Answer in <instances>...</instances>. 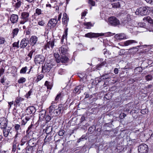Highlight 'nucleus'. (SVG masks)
<instances>
[{
  "label": "nucleus",
  "instance_id": "obj_64",
  "mask_svg": "<svg viewBox=\"0 0 153 153\" xmlns=\"http://www.w3.org/2000/svg\"><path fill=\"white\" fill-rule=\"evenodd\" d=\"M43 75L42 74H41L37 76V79L39 81L40 80L43 78Z\"/></svg>",
  "mask_w": 153,
  "mask_h": 153
},
{
  "label": "nucleus",
  "instance_id": "obj_51",
  "mask_svg": "<svg viewBox=\"0 0 153 153\" xmlns=\"http://www.w3.org/2000/svg\"><path fill=\"white\" fill-rule=\"evenodd\" d=\"M51 117L49 116L48 115H46L45 117V120L46 123H47L51 120Z\"/></svg>",
  "mask_w": 153,
  "mask_h": 153
},
{
  "label": "nucleus",
  "instance_id": "obj_43",
  "mask_svg": "<svg viewBox=\"0 0 153 153\" xmlns=\"http://www.w3.org/2000/svg\"><path fill=\"white\" fill-rule=\"evenodd\" d=\"M26 81L25 78L22 77L18 80V82L19 83H22Z\"/></svg>",
  "mask_w": 153,
  "mask_h": 153
},
{
  "label": "nucleus",
  "instance_id": "obj_23",
  "mask_svg": "<svg viewBox=\"0 0 153 153\" xmlns=\"http://www.w3.org/2000/svg\"><path fill=\"white\" fill-rule=\"evenodd\" d=\"M46 111L45 110H42L39 114V118L40 120H42L44 119L45 116V114Z\"/></svg>",
  "mask_w": 153,
  "mask_h": 153
},
{
  "label": "nucleus",
  "instance_id": "obj_46",
  "mask_svg": "<svg viewBox=\"0 0 153 153\" xmlns=\"http://www.w3.org/2000/svg\"><path fill=\"white\" fill-rule=\"evenodd\" d=\"M108 74H103L101 76V78L102 77H103L102 79L104 80H106L107 79H108L109 78V76H108Z\"/></svg>",
  "mask_w": 153,
  "mask_h": 153
},
{
  "label": "nucleus",
  "instance_id": "obj_12",
  "mask_svg": "<svg viewBox=\"0 0 153 153\" xmlns=\"http://www.w3.org/2000/svg\"><path fill=\"white\" fill-rule=\"evenodd\" d=\"M11 127H8L7 128H3V133L4 136L6 137L9 135L10 136V135H12V132L10 131Z\"/></svg>",
  "mask_w": 153,
  "mask_h": 153
},
{
  "label": "nucleus",
  "instance_id": "obj_62",
  "mask_svg": "<svg viewBox=\"0 0 153 153\" xmlns=\"http://www.w3.org/2000/svg\"><path fill=\"white\" fill-rule=\"evenodd\" d=\"M13 47H19V42H15L13 44Z\"/></svg>",
  "mask_w": 153,
  "mask_h": 153
},
{
  "label": "nucleus",
  "instance_id": "obj_59",
  "mask_svg": "<svg viewBox=\"0 0 153 153\" xmlns=\"http://www.w3.org/2000/svg\"><path fill=\"white\" fill-rule=\"evenodd\" d=\"M32 91L31 90L29 91L28 92V93H27L26 94V95H25V97H26L27 98H28L29 97V96H30V95Z\"/></svg>",
  "mask_w": 153,
  "mask_h": 153
},
{
  "label": "nucleus",
  "instance_id": "obj_45",
  "mask_svg": "<svg viewBox=\"0 0 153 153\" xmlns=\"http://www.w3.org/2000/svg\"><path fill=\"white\" fill-rule=\"evenodd\" d=\"M27 69V67L22 68L20 70V72L21 74H25L26 73Z\"/></svg>",
  "mask_w": 153,
  "mask_h": 153
},
{
  "label": "nucleus",
  "instance_id": "obj_27",
  "mask_svg": "<svg viewBox=\"0 0 153 153\" xmlns=\"http://www.w3.org/2000/svg\"><path fill=\"white\" fill-rule=\"evenodd\" d=\"M143 20L145 21H147L150 23L152 24L153 23V20L149 16L144 17L143 19Z\"/></svg>",
  "mask_w": 153,
  "mask_h": 153
},
{
  "label": "nucleus",
  "instance_id": "obj_31",
  "mask_svg": "<svg viewBox=\"0 0 153 153\" xmlns=\"http://www.w3.org/2000/svg\"><path fill=\"white\" fill-rule=\"evenodd\" d=\"M52 129V127L50 126L47 127L45 130L46 134H49L51 132Z\"/></svg>",
  "mask_w": 153,
  "mask_h": 153
},
{
  "label": "nucleus",
  "instance_id": "obj_42",
  "mask_svg": "<svg viewBox=\"0 0 153 153\" xmlns=\"http://www.w3.org/2000/svg\"><path fill=\"white\" fill-rule=\"evenodd\" d=\"M14 128L16 131L18 132V130H20L21 131V128H20V125L19 124H16L14 125Z\"/></svg>",
  "mask_w": 153,
  "mask_h": 153
},
{
  "label": "nucleus",
  "instance_id": "obj_19",
  "mask_svg": "<svg viewBox=\"0 0 153 153\" xmlns=\"http://www.w3.org/2000/svg\"><path fill=\"white\" fill-rule=\"evenodd\" d=\"M137 42L135 40H130L124 42V45L125 46H127L129 45L137 43Z\"/></svg>",
  "mask_w": 153,
  "mask_h": 153
},
{
  "label": "nucleus",
  "instance_id": "obj_5",
  "mask_svg": "<svg viewBox=\"0 0 153 153\" xmlns=\"http://www.w3.org/2000/svg\"><path fill=\"white\" fill-rule=\"evenodd\" d=\"M36 111V109L35 107L33 106L28 107L25 110V115L27 116H30V118H31Z\"/></svg>",
  "mask_w": 153,
  "mask_h": 153
},
{
  "label": "nucleus",
  "instance_id": "obj_26",
  "mask_svg": "<svg viewBox=\"0 0 153 153\" xmlns=\"http://www.w3.org/2000/svg\"><path fill=\"white\" fill-rule=\"evenodd\" d=\"M60 59V62L62 63H66L68 62L69 59L67 56L64 55L62 56Z\"/></svg>",
  "mask_w": 153,
  "mask_h": 153
},
{
  "label": "nucleus",
  "instance_id": "obj_33",
  "mask_svg": "<svg viewBox=\"0 0 153 153\" xmlns=\"http://www.w3.org/2000/svg\"><path fill=\"white\" fill-rule=\"evenodd\" d=\"M42 11L41 9L37 8L36 10L35 13V14L36 16H39L42 14Z\"/></svg>",
  "mask_w": 153,
  "mask_h": 153
},
{
  "label": "nucleus",
  "instance_id": "obj_48",
  "mask_svg": "<svg viewBox=\"0 0 153 153\" xmlns=\"http://www.w3.org/2000/svg\"><path fill=\"white\" fill-rule=\"evenodd\" d=\"M65 132V131L64 130L60 129L59 131L58 134L60 136H62L64 134Z\"/></svg>",
  "mask_w": 153,
  "mask_h": 153
},
{
  "label": "nucleus",
  "instance_id": "obj_44",
  "mask_svg": "<svg viewBox=\"0 0 153 153\" xmlns=\"http://www.w3.org/2000/svg\"><path fill=\"white\" fill-rule=\"evenodd\" d=\"M152 76L150 74H148L145 76L146 79L147 81H150L152 79Z\"/></svg>",
  "mask_w": 153,
  "mask_h": 153
},
{
  "label": "nucleus",
  "instance_id": "obj_28",
  "mask_svg": "<svg viewBox=\"0 0 153 153\" xmlns=\"http://www.w3.org/2000/svg\"><path fill=\"white\" fill-rule=\"evenodd\" d=\"M96 129V127L94 126H92L90 127L88 130V133L91 134H92L95 131Z\"/></svg>",
  "mask_w": 153,
  "mask_h": 153
},
{
  "label": "nucleus",
  "instance_id": "obj_39",
  "mask_svg": "<svg viewBox=\"0 0 153 153\" xmlns=\"http://www.w3.org/2000/svg\"><path fill=\"white\" fill-rule=\"evenodd\" d=\"M23 98H22L20 97H18L16 99L15 103H16V104L19 105L20 102L23 101Z\"/></svg>",
  "mask_w": 153,
  "mask_h": 153
},
{
  "label": "nucleus",
  "instance_id": "obj_17",
  "mask_svg": "<svg viewBox=\"0 0 153 153\" xmlns=\"http://www.w3.org/2000/svg\"><path fill=\"white\" fill-rule=\"evenodd\" d=\"M38 38L35 36H32L30 38L29 42L31 45L33 46L34 45H36V42L37 41Z\"/></svg>",
  "mask_w": 153,
  "mask_h": 153
},
{
  "label": "nucleus",
  "instance_id": "obj_50",
  "mask_svg": "<svg viewBox=\"0 0 153 153\" xmlns=\"http://www.w3.org/2000/svg\"><path fill=\"white\" fill-rule=\"evenodd\" d=\"M27 147V145L21 146H18L17 149L19 150L21 149L22 150V151H23Z\"/></svg>",
  "mask_w": 153,
  "mask_h": 153
},
{
  "label": "nucleus",
  "instance_id": "obj_53",
  "mask_svg": "<svg viewBox=\"0 0 153 153\" xmlns=\"http://www.w3.org/2000/svg\"><path fill=\"white\" fill-rule=\"evenodd\" d=\"M38 24L41 26H44L45 24V22L44 20H42L38 22Z\"/></svg>",
  "mask_w": 153,
  "mask_h": 153
},
{
  "label": "nucleus",
  "instance_id": "obj_52",
  "mask_svg": "<svg viewBox=\"0 0 153 153\" xmlns=\"http://www.w3.org/2000/svg\"><path fill=\"white\" fill-rule=\"evenodd\" d=\"M50 82L46 81L45 83V85L47 86L48 89H51V86L50 85Z\"/></svg>",
  "mask_w": 153,
  "mask_h": 153
},
{
  "label": "nucleus",
  "instance_id": "obj_35",
  "mask_svg": "<svg viewBox=\"0 0 153 153\" xmlns=\"http://www.w3.org/2000/svg\"><path fill=\"white\" fill-rule=\"evenodd\" d=\"M142 68L140 67H136L134 69V72L136 74H139L142 71Z\"/></svg>",
  "mask_w": 153,
  "mask_h": 153
},
{
  "label": "nucleus",
  "instance_id": "obj_1",
  "mask_svg": "<svg viewBox=\"0 0 153 153\" xmlns=\"http://www.w3.org/2000/svg\"><path fill=\"white\" fill-rule=\"evenodd\" d=\"M114 33H112L110 32H108L105 33H88L85 34V36L86 37L92 38H96L100 36H111L114 35Z\"/></svg>",
  "mask_w": 153,
  "mask_h": 153
},
{
  "label": "nucleus",
  "instance_id": "obj_54",
  "mask_svg": "<svg viewBox=\"0 0 153 153\" xmlns=\"http://www.w3.org/2000/svg\"><path fill=\"white\" fill-rule=\"evenodd\" d=\"M88 3L92 6H94L95 5V2L92 0H89Z\"/></svg>",
  "mask_w": 153,
  "mask_h": 153
},
{
  "label": "nucleus",
  "instance_id": "obj_63",
  "mask_svg": "<svg viewBox=\"0 0 153 153\" xmlns=\"http://www.w3.org/2000/svg\"><path fill=\"white\" fill-rule=\"evenodd\" d=\"M64 70L62 69H60L58 71V73L61 75H62L64 74Z\"/></svg>",
  "mask_w": 153,
  "mask_h": 153
},
{
  "label": "nucleus",
  "instance_id": "obj_2",
  "mask_svg": "<svg viewBox=\"0 0 153 153\" xmlns=\"http://www.w3.org/2000/svg\"><path fill=\"white\" fill-rule=\"evenodd\" d=\"M149 8L148 7H142L138 8L135 12L136 15L145 16L149 14Z\"/></svg>",
  "mask_w": 153,
  "mask_h": 153
},
{
  "label": "nucleus",
  "instance_id": "obj_38",
  "mask_svg": "<svg viewBox=\"0 0 153 153\" xmlns=\"http://www.w3.org/2000/svg\"><path fill=\"white\" fill-rule=\"evenodd\" d=\"M28 141V137L27 136H25L22 139L21 141L23 143L27 144Z\"/></svg>",
  "mask_w": 153,
  "mask_h": 153
},
{
  "label": "nucleus",
  "instance_id": "obj_25",
  "mask_svg": "<svg viewBox=\"0 0 153 153\" xmlns=\"http://www.w3.org/2000/svg\"><path fill=\"white\" fill-rule=\"evenodd\" d=\"M54 55L56 62L58 63H59L61 61V58L59 55L57 53H55Z\"/></svg>",
  "mask_w": 153,
  "mask_h": 153
},
{
  "label": "nucleus",
  "instance_id": "obj_41",
  "mask_svg": "<svg viewBox=\"0 0 153 153\" xmlns=\"http://www.w3.org/2000/svg\"><path fill=\"white\" fill-rule=\"evenodd\" d=\"M61 53L63 55H65L67 54L68 50L67 48H60ZM60 51V50L59 49Z\"/></svg>",
  "mask_w": 153,
  "mask_h": 153
},
{
  "label": "nucleus",
  "instance_id": "obj_36",
  "mask_svg": "<svg viewBox=\"0 0 153 153\" xmlns=\"http://www.w3.org/2000/svg\"><path fill=\"white\" fill-rule=\"evenodd\" d=\"M48 136V135L47 134V135L46 136L45 138L44 139V142L45 143H48L52 140L51 136H50L47 137Z\"/></svg>",
  "mask_w": 153,
  "mask_h": 153
},
{
  "label": "nucleus",
  "instance_id": "obj_13",
  "mask_svg": "<svg viewBox=\"0 0 153 153\" xmlns=\"http://www.w3.org/2000/svg\"><path fill=\"white\" fill-rule=\"evenodd\" d=\"M22 3V0H12V1L13 6L16 9L19 8Z\"/></svg>",
  "mask_w": 153,
  "mask_h": 153
},
{
  "label": "nucleus",
  "instance_id": "obj_8",
  "mask_svg": "<svg viewBox=\"0 0 153 153\" xmlns=\"http://www.w3.org/2000/svg\"><path fill=\"white\" fill-rule=\"evenodd\" d=\"M7 120L5 117L0 118V128H6L7 125Z\"/></svg>",
  "mask_w": 153,
  "mask_h": 153
},
{
  "label": "nucleus",
  "instance_id": "obj_24",
  "mask_svg": "<svg viewBox=\"0 0 153 153\" xmlns=\"http://www.w3.org/2000/svg\"><path fill=\"white\" fill-rule=\"evenodd\" d=\"M106 65V62L105 61H103L101 62L100 64H99L96 66V69L97 70H100L102 67Z\"/></svg>",
  "mask_w": 153,
  "mask_h": 153
},
{
  "label": "nucleus",
  "instance_id": "obj_55",
  "mask_svg": "<svg viewBox=\"0 0 153 153\" xmlns=\"http://www.w3.org/2000/svg\"><path fill=\"white\" fill-rule=\"evenodd\" d=\"M4 38L3 37H0V44H2L5 42Z\"/></svg>",
  "mask_w": 153,
  "mask_h": 153
},
{
  "label": "nucleus",
  "instance_id": "obj_14",
  "mask_svg": "<svg viewBox=\"0 0 153 153\" xmlns=\"http://www.w3.org/2000/svg\"><path fill=\"white\" fill-rule=\"evenodd\" d=\"M44 60V57L40 55H36L34 58V61L36 63H40L41 62H43Z\"/></svg>",
  "mask_w": 153,
  "mask_h": 153
},
{
  "label": "nucleus",
  "instance_id": "obj_11",
  "mask_svg": "<svg viewBox=\"0 0 153 153\" xmlns=\"http://www.w3.org/2000/svg\"><path fill=\"white\" fill-rule=\"evenodd\" d=\"M21 15L23 21L21 22V24H24L28 20L29 15V13L27 12H23L22 13Z\"/></svg>",
  "mask_w": 153,
  "mask_h": 153
},
{
  "label": "nucleus",
  "instance_id": "obj_29",
  "mask_svg": "<svg viewBox=\"0 0 153 153\" xmlns=\"http://www.w3.org/2000/svg\"><path fill=\"white\" fill-rule=\"evenodd\" d=\"M36 143L34 142L33 140H29L28 142V146L30 147H33L35 146Z\"/></svg>",
  "mask_w": 153,
  "mask_h": 153
},
{
  "label": "nucleus",
  "instance_id": "obj_56",
  "mask_svg": "<svg viewBox=\"0 0 153 153\" xmlns=\"http://www.w3.org/2000/svg\"><path fill=\"white\" fill-rule=\"evenodd\" d=\"M68 29V28H66L65 30V31L64 32V34L63 35V37H65V38H66L67 35Z\"/></svg>",
  "mask_w": 153,
  "mask_h": 153
},
{
  "label": "nucleus",
  "instance_id": "obj_49",
  "mask_svg": "<svg viewBox=\"0 0 153 153\" xmlns=\"http://www.w3.org/2000/svg\"><path fill=\"white\" fill-rule=\"evenodd\" d=\"M79 128L81 130H86L87 129V127L85 125H80L79 127Z\"/></svg>",
  "mask_w": 153,
  "mask_h": 153
},
{
  "label": "nucleus",
  "instance_id": "obj_7",
  "mask_svg": "<svg viewBox=\"0 0 153 153\" xmlns=\"http://www.w3.org/2000/svg\"><path fill=\"white\" fill-rule=\"evenodd\" d=\"M108 20L109 23L114 26H116L120 24L119 20L114 17H111L109 18Z\"/></svg>",
  "mask_w": 153,
  "mask_h": 153
},
{
  "label": "nucleus",
  "instance_id": "obj_34",
  "mask_svg": "<svg viewBox=\"0 0 153 153\" xmlns=\"http://www.w3.org/2000/svg\"><path fill=\"white\" fill-rule=\"evenodd\" d=\"M54 45V42L53 41H50L49 42H48L47 44V46L46 48H49L50 47H51V48H52Z\"/></svg>",
  "mask_w": 153,
  "mask_h": 153
},
{
  "label": "nucleus",
  "instance_id": "obj_22",
  "mask_svg": "<svg viewBox=\"0 0 153 153\" xmlns=\"http://www.w3.org/2000/svg\"><path fill=\"white\" fill-rule=\"evenodd\" d=\"M139 44L140 45H137V46H135V47H133L132 48H139L140 47H153V45H143V43H142V42H139Z\"/></svg>",
  "mask_w": 153,
  "mask_h": 153
},
{
  "label": "nucleus",
  "instance_id": "obj_16",
  "mask_svg": "<svg viewBox=\"0 0 153 153\" xmlns=\"http://www.w3.org/2000/svg\"><path fill=\"white\" fill-rule=\"evenodd\" d=\"M115 37L117 40H121L127 38L126 35L123 33L117 34L115 36Z\"/></svg>",
  "mask_w": 153,
  "mask_h": 153
},
{
  "label": "nucleus",
  "instance_id": "obj_58",
  "mask_svg": "<svg viewBox=\"0 0 153 153\" xmlns=\"http://www.w3.org/2000/svg\"><path fill=\"white\" fill-rule=\"evenodd\" d=\"M95 130V132H96L97 131V132L96 134H94L97 135L98 134H100V132L101 131V128H97V130Z\"/></svg>",
  "mask_w": 153,
  "mask_h": 153
},
{
  "label": "nucleus",
  "instance_id": "obj_10",
  "mask_svg": "<svg viewBox=\"0 0 153 153\" xmlns=\"http://www.w3.org/2000/svg\"><path fill=\"white\" fill-rule=\"evenodd\" d=\"M19 16L17 15L11 14L10 18V20L13 24H16L18 22Z\"/></svg>",
  "mask_w": 153,
  "mask_h": 153
},
{
  "label": "nucleus",
  "instance_id": "obj_4",
  "mask_svg": "<svg viewBox=\"0 0 153 153\" xmlns=\"http://www.w3.org/2000/svg\"><path fill=\"white\" fill-rule=\"evenodd\" d=\"M56 18V16L55 18L51 19L49 20L47 24L48 30L53 29L55 27L57 23Z\"/></svg>",
  "mask_w": 153,
  "mask_h": 153
},
{
  "label": "nucleus",
  "instance_id": "obj_30",
  "mask_svg": "<svg viewBox=\"0 0 153 153\" xmlns=\"http://www.w3.org/2000/svg\"><path fill=\"white\" fill-rule=\"evenodd\" d=\"M111 5L112 7L114 8H117L120 7V4L119 2L112 3Z\"/></svg>",
  "mask_w": 153,
  "mask_h": 153
},
{
  "label": "nucleus",
  "instance_id": "obj_40",
  "mask_svg": "<svg viewBox=\"0 0 153 153\" xmlns=\"http://www.w3.org/2000/svg\"><path fill=\"white\" fill-rule=\"evenodd\" d=\"M83 25L86 27V28L88 29L90 27L92 26V24L91 22H86L83 24Z\"/></svg>",
  "mask_w": 153,
  "mask_h": 153
},
{
  "label": "nucleus",
  "instance_id": "obj_3",
  "mask_svg": "<svg viewBox=\"0 0 153 153\" xmlns=\"http://www.w3.org/2000/svg\"><path fill=\"white\" fill-rule=\"evenodd\" d=\"M138 151L139 153H147L149 151V147L146 144L141 143L138 146Z\"/></svg>",
  "mask_w": 153,
  "mask_h": 153
},
{
  "label": "nucleus",
  "instance_id": "obj_32",
  "mask_svg": "<svg viewBox=\"0 0 153 153\" xmlns=\"http://www.w3.org/2000/svg\"><path fill=\"white\" fill-rule=\"evenodd\" d=\"M57 106L56 105H52L50 106L49 107V113H50L52 112L53 111L55 110L56 108L57 107Z\"/></svg>",
  "mask_w": 153,
  "mask_h": 153
},
{
  "label": "nucleus",
  "instance_id": "obj_15",
  "mask_svg": "<svg viewBox=\"0 0 153 153\" xmlns=\"http://www.w3.org/2000/svg\"><path fill=\"white\" fill-rule=\"evenodd\" d=\"M29 42L27 39L24 38L22 39L20 45V48H25Z\"/></svg>",
  "mask_w": 153,
  "mask_h": 153
},
{
  "label": "nucleus",
  "instance_id": "obj_57",
  "mask_svg": "<svg viewBox=\"0 0 153 153\" xmlns=\"http://www.w3.org/2000/svg\"><path fill=\"white\" fill-rule=\"evenodd\" d=\"M148 112V110L146 108L142 109L141 111V113L143 114H146Z\"/></svg>",
  "mask_w": 153,
  "mask_h": 153
},
{
  "label": "nucleus",
  "instance_id": "obj_47",
  "mask_svg": "<svg viewBox=\"0 0 153 153\" xmlns=\"http://www.w3.org/2000/svg\"><path fill=\"white\" fill-rule=\"evenodd\" d=\"M86 120V118L84 115H82L80 119V123H82L84 121Z\"/></svg>",
  "mask_w": 153,
  "mask_h": 153
},
{
  "label": "nucleus",
  "instance_id": "obj_21",
  "mask_svg": "<svg viewBox=\"0 0 153 153\" xmlns=\"http://www.w3.org/2000/svg\"><path fill=\"white\" fill-rule=\"evenodd\" d=\"M19 29L18 28H15L12 30V38H13L14 37L16 36L19 32Z\"/></svg>",
  "mask_w": 153,
  "mask_h": 153
},
{
  "label": "nucleus",
  "instance_id": "obj_60",
  "mask_svg": "<svg viewBox=\"0 0 153 153\" xmlns=\"http://www.w3.org/2000/svg\"><path fill=\"white\" fill-rule=\"evenodd\" d=\"M126 114L124 113H121L119 117L121 118H123L126 116Z\"/></svg>",
  "mask_w": 153,
  "mask_h": 153
},
{
  "label": "nucleus",
  "instance_id": "obj_6",
  "mask_svg": "<svg viewBox=\"0 0 153 153\" xmlns=\"http://www.w3.org/2000/svg\"><path fill=\"white\" fill-rule=\"evenodd\" d=\"M63 107L62 104H59L56 107L55 110L53 111L54 114L55 115H58L62 113L63 111Z\"/></svg>",
  "mask_w": 153,
  "mask_h": 153
},
{
  "label": "nucleus",
  "instance_id": "obj_37",
  "mask_svg": "<svg viewBox=\"0 0 153 153\" xmlns=\"http://www.w3.org/2000/svg\"><path fill=\"white\" fill-rule=\"evenodd\" d=\"M73 92L74 93L77 94H79V93L80 92L79 86H78L75 87L74 89Z\"/></svg>",
  "mask_w": 153,
  "mask_h": 153
},
{
  "label": "nucleus",
  "instance_id": "obj_61",
  "mask_svg": "<svg viewBox=\"0 0 153 153\" xmlns=\"http://www.w3.org/2000/svg\"><path fill=\"white\" fill-rule=\"evenodd\" d=\"M62 95V93H60L59 94H57L56 96V97L55 98V100L56 101L58 100L60 98L61 95Z\"/></svg>",
  "mask_w": 153,
  "mask_h": 153
},
{
  "label": "nucleus",
  "instance_id": "obj_18",
  "mask_svg": "<svg viewBox=\"0 0 153 153\" xmlns=\"http://www.w3.org/2000/svg\"><path fill=\"white\" fill-rule=\"evenodd\" d=\"M68 18L67 15L66 13H64L62 18V23L65 25V27L67 26L68 22Z\"/></svg>",
  "mask_w": 153,
  "mask_h": 153
},
{
  "label": "nucleus",
  "instance_id": "obj_20",
  "mask_svg": "<svg viewBox=\"0 0 153 153\" xmlns=\"http://www.w3.org/2000/svg\"><path fill=\"white\" fill-rule=\"evenodd\" d=\"M24 116L25 117V119H23L22 120L21 125H25L27 121L29 120L30 118V116H27L25 114Z\"/></svg>",
  "mask_w": 153,
  "mask_h": 153
},
{
  "label": "nucleus",
  "instance_id": "obj_9",
  "mask_svg": "<svg viewBox=\"0 0 153 153\" xmlns=\"http://www.w3.org/2000/svg\"><path fill=\"white\" fill-rule=\"evenodd\" d=\"M53 66L52 64L51 63H47L45 64L44 66L42 67V71L43 72L44 70L45 72H49Z\"/></svg>",
  "mask_w": 153,
  "mask_h": 153
}]
</instances>
